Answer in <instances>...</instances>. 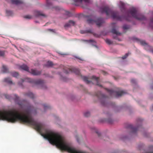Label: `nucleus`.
I'll use <instances>...</instances> for the list:
<instances>
[{
	"mask_svg": "<svg viewBox=\"0 0 153 153\" xmlns=\"http://www.w3.org/2000/svg\"><path fill=\"white\" fill-rule=\"evenodd\" d=\"M55 10H60V8L58 7H54Z\"/></svg>",
	"mask_w": 153,
	"mask_h": 153,
	"instance_id": "nucleus-38",
	"label": "nucleus"
},
{
	"mask_svg": "<svg viewBox=\"0 0 153 153\" xmlns=\"http://www.w3.org/2000/svg\"><path fill=\"white\" fill-rule=\"evenodd\" d=\"M43 108L45 111L50 108V106L46 104L43 105Z\"/></svg>",
	"mask_w": 153,
	"mask_h": 153,
	"instance_id": "nucleus-25",
	"label": "nucleus"
},
{
	"mask_svg": "<svg viewBox=\"0 0 153 153\" xmlns=\"http://www.w3.org/2000/svg\"><path fill=\"white\" fill-rule=\"evenodd\" d=\"M22 82H28L34 84L35 85H44L43 81L40 79L36 80L26 78L24 79H22Z\"/></svg>",
	"mask_w": 153,
	"mask_h": 153,
	"instance_id": "nucleus-4",
	"label": "nucleus"
},
{
	"mask_svg": "<svg viewBox=\"0 0 153 153\" xmlns=\"http://www.w3.org/2000/svg\"><path fill=\"white\" fill-rule=\"evenodd\" d=\"M76 138L77 142H79V140H78V136H76Z\"/></svg>",
	"mask_w": 153,
	"mask_h": 153,
	"instance_id": "nucleus-42",
	"label": "nucleus"
},
{
	"mask_svg": "<svg viewBox=\"0 0 153 153\" xmlns=\"http://www.w3.org/2000/svg\"><path fill=\"white\" fill-rule=\"evenodd\" d=\"M4 81L9 84H13L12 81L9 78H4Z\"/></svg>",
	"mask_w": 153,
	"mask_h": 153,
	"instance_id": "nucleus-18",
	"label": "nucleus"
},
{
	"mask_svg": "<svg viewBox=\"0 0 153 153\" xmlns=\"http://www.w3.org/2000/svg\"><path fill=\"white\" fill-rule=\"evenodd\" d=\"M104 20H87L86 22L89 24H93L95 23L96 25L100 27L105 23Z\"/></svg>",
	"mask_w": 153,
	"mask_h": 153,
	"instance_id": "nucleus-5",
	"label": "nucleus"
},
{
	"mask_svg": "<svg viewBox=\"0 0 153 153\" xmlns=\"http://www.w3.org/2000/svg\"><path fill=\"white\" fill-rule=\"evenodd\" d=\"M152 89H153V86H152Z\"/></svg>",
	"mask_w": 153,
	"mask_h": 153,
	"instance_id": "nucleus-47",
	"label": "nucleus"
},
{
	"mask_svg": "<svg viewBox=\"0 0 153 153\" xmlns=\"http://www.w3.org/2000/svg\"><path fill=\"white\" fill-rule=\"evenodd\" d=\"M34 14L36 16H39L42 15V13L39 11H35Z\"/></svg>",
	"mask_w": 153,
	"mask_h": 153,
	"instance_id": "nucleus-23",
	"label": "nucleus"
},
{
	"mask_svg": "<svg viewBox=\"0 0 153 153\" xmlns=\"http://www.w3.org/2000/svg\"><path fill=\"white\" fill-rule=\"evenodd\" d=\"M152 109L153 110V105L152 106Z\"/></svg>",
	"mask_w": 153,
	"mask_h": 153,
	"instance_id": "nucleus-48",
	"label": "nucleus"
},
{
	"mask_svg": "<svg viewBox=\"0 0 153 153\" xmlns=\"http://www.w3.org/2000/svg\"><path fill=\"white\" fill-rule=\"evenodd\" d=\"M90 115V113L89 111H87L85 112L84 114V115L85 117H88Z\"/></svg>",
	"mask_w": 153,
	"mask_h": 153,
	"instance_id": "nucleus-27",
	"label": "nucleus"
},
{
	"mask_svg": "<svg viewBox=\"0 0 153 153\" xmlns=\"http://www.w3.org/2000/svg\"><path fill=\"white\" fill-rule=\"evenodd\" d=\"M131 82L132 83H136V81L135 79H131Z\"/></svg>",
	"mask_w": 153,
	"mask_h": 153,
	"instance_id": "nucleus-35",
	"label": "nucleus"
},
{
	"mask_svg": "<svg viewBox=\"0 0 153 153\" xmlns=\"http://www.w3.org/2000/svg\"><path fill=\"white\" fill-rule=\"evenodd\" d=\"M107 90L109 92L111 96L115 95L116 97L121 96L126 93L125 91H114L112 90L107 89Z\"/></svg>",
	"mask_w": 153,
	"mask_h": 153,
	"instance_id": "nucleus-6",
	"label": "nucleus"
},
{
	"mask_svg": "<svg viewBox=\"0 0 153 153\" xmlns=\"http://www.w3.org/2000/svg\"><path fill=\"white\" fill-rule=\"evenodd\" d=\"M137 20L140 21L141 22H142V20H140V19H139V20Z\"/></svg>",
	"mask_w": 153,
	"mask_h": 153,
	"instance_id": "nucleus-44",
	"label": "nucleus"
},
{
	"mask_svg": "<svg viewBox=\"0 0 153 153\" xmlns=\"http://www.w3.org/2000/svg\"><path fill=\"white\" fill-rule=\"evenodd\" d=\"M102 73L104 75H106L107 74V73L105 71H103Z\"/></svg>",
	"mask_w": 153,
	"mask_h": 153,
	"instance_id": "nucleus-40",
	"label": "nucleus"
},
{
	"mask_svg": "<svg viewBox=\"0 0 153 153\" xmlns=\"http://www.w3.org/2000/svg\"><path fill=\"white\" fill-rule=\"evenodd\" d=\"M14 97L15 98H14V100L15 101L17 102V103L20 105V106H22L23 105V104H22L19 103V102H18V100H19V97H18L16 95H14Z\"/></svg>",
	"mask_w": 153,
	"mask_h": 153,
	"instance_id": "nucleus-16",
	"label": "nucleus"
},
{
	"mask_svg": "<svg viewBox=\"0 0 153 153\" xmlns=\"http://www.w3.org/2000/svg\"><path fill=\"white\" fill-rule=\"evenodd\" d=\"M102 11L105 12L107 15H111V18L118 19V16L116 13H114L111 12L108 7H105L102 9Z\"/></svg>",
	"mask_w": 153,
	"mask_h": 153,
	"instance_id": "nucleus-7",
	"label": "nucleus"
},
{
	"mask_svg": "<svg viewBox=\"0 0 153 153\" xmlns=\"http://www.w3.org/2000/svg\"><path fill=\"white\" fill-rule=\"evenodd\" d=\"M64 70V72L67 74L69 73L70 72H74L76 75H80V73L79 70L75 68H69L67 70L65 69Z\"/></svg>",
	"mask_w": 153,
	"mask_h": 153,
	"instance_id": "nucleus-9",
	"label": "nucleus"
},
{
	"mask_svg": "<svg viewBox=\"0 0 153 153\" xmlns=\"http://www.w3.org/2000/svg\"><path fill=\"white\" fill-rule=\"evenodd\" d=\"M81 77L83 81L87 84H88L91 82H94V84H96V85L100 87H102L101 85L99 83V78L98 77H96L94 76H92L91 78H90L92 79L91 81L88 80V78L85 76H81Z\"/></svg>",
	"mask_w": 153,
	"mask_h": 153,
	"instance_id": "nucleus-1",
	"label": "nucleus"
},
{
	"mask_svg": "<svg viewBox=\"0 0 153 153\" xmlns=\"http://www.w3.org/2000/svg\"><path fill=\"white\" fill-rule=\"evenodd\" d=\"M107 122L111 124L113 123V120L111 119H109L107 120Z\"/></svg>",
	"mask_w": 153,
	"mask_h": 153,
	"instance_id": "nucleus-34",
	"label": "nucleus"
},
{
	"mask_svg": "<svg viewBox=\"0 0 153 153\" xmlns=\"http://www.w3.org/2000/svg\"><path fill=\"white\" fill-rule=\"evenodd\" d=\"M48 30L50 31H52L54 32V30L53 29H48Z\"/></svg>",
	"mask_w": 153,
	"mask_h": 153,
	"instance_id": "nucleus-41",
	"label": "nucleus"
},
{
	"mask_svg": "<svg viewBox=\"0 0 153 153\" xmlns=\"http://www.w3.org/2000/svg\"><path fill=\"white\" fill-rule=\"evenodd\" d=\"M11 74L12 76L15 77H17V76H19V74L16 72H13L11 73Z\"/></svg>",
	"mask_w": 153,
	"mask_h": 153,
	"instance_id": "nucleus-24",
	"label": "nucleus"
},
{
	"mask_svg": "<svg viewBox=\"0 0 153 153\" xmlns=\"http://www.w3.org/2000/svg\"><path fill=\"white\" fill-rule=\"evenodd\" d=\"M4 96H5L6 98L9 99V100L11 99V97L10 95H7V94H5L4 95Z\"/></svg>",
	"mask_w": 153,
	"mask_h": 153,
	"instance_id": "nucleus-32",
	"label": "nucleus"
},
{
	"mask_svg": "<svg viewBox=\"0 0 153 153\" xmlns=\"http://www.w3.org/2000/svg\"><path fill=\"white\" fill-rule=\"evenodd\" d=\"M120 7H123L124 4L123 2L120 1Z\"/></svg>",
	"mask_w": 153,
	"mask_h": 153,
	"instance_id": "nucleus-33",
	"label": "nucleus"
},
{
	"mask_svg": "<svg viewBox=\"0 0 153 153\" xmlns=\"http://www.w3.org/2000/svg\"><path fill=\"white\" fill-rule=\"evenodd\" d=\"M96 95L100 99L102 104L105 105V102L108 97H107L102 94L100 92H98Z\"/></svg>",
	"mask_w": 153,
	"mask_h": 153,
	"instance_id": "nucleus-8",
	"label": "nucleus"
},
{
	"mask_svg": "<svg viewBox=\"0 0 153 153\" xmlns=\"http://www.w3.org/2000/svg\"><path fill=\"white\" fill-rule=\"evenodd\" d=\"M129 53H126L124 56L122 57L123 59H126L128 56Z\"/></svg>",
	"mask_w": 153,
	"mask_h": 153,
	"instance_id": "nucleus-30",
	"label": "nucleus"
},
{
	"mask_svg": "<svg viewBox=\"0 0 153 153\" xmlns=\"http://www.w3.org/2000/svg\"><path fill=\"white\" fill-rule=\"evenodd\" d=\"M2 71L4 73H6L8 72V69L7 66L4 65L2 66V68L1 69Z\"/></svg>",
	"mask_w": 153,
	"mask_h": 153,
	"instance_id": "nucleus-17",
	"label": "nucleus"
},
{
	"mask_svg": "<svg viewBox=\"0 0 153 153\" xmlns=\"http://www.w3.org/2000/svg\"><path fill=\"white\" fill-rule=\"evenodd\" d=\"M129 13L131 15H129L130 16H134L136 14V10L135 9H133L132 10L130 11Z\"/></svg>",
	"mask_w": 153,
	"mask_h": 153,
	"instance_id": "nucleus-19",
	"label": "nucleus"
},
{
	"mask_svg": "<svg viewBox=\"0 0 153 153\" xmlns=\"http://www.w3.org/2000/svg\"><path fill=\"white\" fill-rule=\"evenodd\" d=\"M4 55V53L2 51H0V56H3Z\"/></svg>",
	"mask_w": 153,
	"mask_h": 153,
	"instance_id": "nucleus-36",
	"label": "nucleus"
},
{
	"mask_svg": "<svg viewBox=\"0 0 153 153\" xmlns=\"http://www.w3.org/2000/svg\"><path fill=\"white\" fill-rule=\"evenodd\" d=\"M62 55H65V54H61Z\"/></svg>",
	"mask_w": 153,
	"mask_h": 153,
	"instance_id": "nucleus-49",
	"label": "nucleus"
},
{
	"mask_svg": "<svg viewBox=\"0 0 153 153\" xmlns=\"http://www.w3.org/2000/svg\"><path fill=\"white\" fill-rule=\"evenodd\" d=\"M25 18L26 19H30L32 18V17L30 15H27L25 16Z\"/></svg>",
	"mask_w": 153,
	"mask_h": 153,
	"instance_id": "nucleus-31",
	"label": "nucleus"
},
{
	"mask_svg": "<svg viewBox=\"0 0 153 153\" xmlns=\"http://www.w3.org/2000/svg\"><path fill=\"white\" fill-rule=\"evenodd\" d=\"M66 14L68 16H70L71 15V13L69 12H66Z\"/></svg>",
	"mask_w": 153,
	"mask_h": 153,
	"instance_id": "nucleus-39",
	"label": "nucleus"
},
{
	"mask_svg": "<svg viewBox=\"0 0 153 153\" xmlns=\"http://www.w3.org/2000/svg\"><path fill=\"white\" fill-rule=\"evenodd\" d=\"M128 128L131 129L132 132L133 133H135L137 131L138 128L134 127L131 124L128 125Z\"/></svg>",
	"mask_w": 153,
	"mask_h": 153,
	"instance_id": "nucleus-13",
	"label": "nucleus"
},
{
	"mask_svg": "<svg viewBox=\"0 0 153 153\" xmlns=\"http://www.w3.org/2000/svg\"><path fill=\"white\" fill-rule=\"evenodd\" d=\"M73 3L75 5H78L82 4L83 2H88V0H73Z\"/></svg>",
	"mask_w": 153,
	"mask_h": 153,
	"instance_id": "nucleus-11",
	"label": "nucleus"
},
{
	"mask_svg": "<svg viewBox=\"0 0 153 153\" xmlns=\"http://www.w3.org/2000/svg\"><path fill=\"white\" fill-rule=\"evenodd\" d=\"M36 23H37L38 22L37 21H35V22Z\"/></svg>",
	"mask_w": 153,
	"mask_h": 153,
	"instance_id": "nucleus-45",
	"label": "nucleus"
},
{
	"mask_svg": "<svg viewBox=\"0 0 153 153\" xmlns=\"http://www.w3.org/2000/svg\"><path fill=\"white\" fill-rule=\"evenodd\" d=\"M96 133H98V135H99V134H98L97 132H96Z\"/></svg>",
	"mask_w": 153,
	"mask_h": 153,
	"instance_id": "nucleus-46",
	"label": "nucleus"
},
{
	"mask_svg": "<svg viewBox=\"0 0 153 153\" xmlns=\"http://www.w3.org/2000/svg\"><path fill=\"white\" fill-rule=\"evenodd\" d=\"M149 26L152 28H153V20H150L149 23Z\"/></svg>",
	"mask_w": 153,
	"mask_h": 153,
	"instance_id": "nucleus-29",
	"label": "nucleus"
},
{
	"mask_svg": "<svg viewBox=\"0 0 153 153\" xmlns=\"http://www.w3.org/2000/svg\"><path fill=\"white\" fill-rule=\"evenodd\" d=\"M96 15L94 14H92L88 15L80 14L79 15V18H84L86 19H94L96 18Z\"/></svg>",
	"mask_w": 153,
	"mask_h": 153,
	"instance_id": "nucleus-10",
	"label": "nucleus"
},
{
	"mask_svg": "<svg viewBox=\"0 0 153 153\" xmlns=\"http://www.w3.org/2000/svg\"><path fill=\"white\" fill-rule=\"evenodd\" d=\"M80 33L82 34H83L85 33H92V31L91 30H81Z\"/></svg>",
	"mask_w": 153,
	"mask_h": 153,
	"instance_id": "nucleus-20",
	"label": "nucleus"
},
{
	"mask_svg": "<svg viewBox=\"0 0 153 153\" xmlns=\"http://www.w3.org/2000/svg\"><path fill=\"white\" fill-rule=\"evenodd\" d=\"M6 13L8 15H10L11 14V12L9 10H7L6 11Z\"/></svg>",
	"mask_w": 153,
	"mask_h": 153,
	"instance_id": "nucleus-37",
	"label": "nucleus"
},
{
	"mask_svg": "<svg viewBox=\"0 0 153 153\" xmlns=\"http://www.w3.org/2000/svg\"><path fill=\"white\" fill-rule=\"evenodd\" d=\"M132 39L140 41V43L142 45L145 46L147 45V44L146 43L145 41L140 40L138 39L137 38L134 37Z\"/></svg>",
	"mask_w": 153,
	"mask_h": 153,
	"instance_id": "nucleus-14",
	"label": "nucleus"
},
{
	"mask_svg": "<svg viewBox=\"0 0 153 153\" xmlns=\"http://www.w3.org/2000/svg\"><path fill=\"white\" fill-rule=\"evenodd\" d=\"M25 95L33 99L35 97V95L33 93L30 92L25 94Z\"/></svg>",
	"mask_w": 153,
	"mask_h": 153,
	"instance_id": "nucleus-15",
	"label": "nucleus"
},
{
	"mask_svg": "<svg viewBox=\"0 0 153 153\" xmlns=\"http://www.w3.org/2000/svg\"><path fill=\"white\" fill-rule=\"evenodd\" d=\"M123 28L124 30H127L129 28V26L128 25H125L123 26Z\"/></svg>",
	"mask_w": 153,
	"mask_h": 153,
	"instance_id": "nucleus-28",
	"label": "nucleus"
},
{
	"mask_svg": "<svg viewBox=\"0 0 153 153\" xmlns=\"http://www.w3.org/2000/svg\"><path fill=\"white\" fill-rule=\"evenodd\" d=\"M20 68L28 71L34 75H39L41 74V71L31 69L29 71L28 69V67L25 65H23L21 66L20 67Z\"/></svg>",
	"mask_w": 153,
	"mask_h": 153,
	"instance_id": "nucleus-3",
	"label": "nucleus"
},
{
	"mask_svg": "<svg viewBox=\"0 0 153 153\" xmlns=\"http://www.w3.org/2000/svg\"><path fill=\"white\" fill-rule=\"evenodd\" d=\"M112 26V29L111 30V32L114 34H116V36H113V38L114 39L118 40L119 41H121V40L119 39L117 36H120L121 34V33L117 31L118 26H117L116 23H113L111 24Z\"/></svg>",
	"mask_w": 153,
	"mask_h": 153,
	"instance_id": "nucleus-2",
	"label": "nucleus"
},
{
	"mask_svg": "<svg viewBox=\"0 0 153 153\" xmlns=\"http://www.w3.org/2000/svg\"><path fill=\"white\" fill-rule=\"evenodd\" d=\"M53 65V62L50 61H48L46 63V64L45 65L46 66L49 67H51Z\"/></svg>",
	"mask_w": 153,
	"mask_h": 153,
	"instance_id": "nucleus-21",
	"label": "nucleus"
},
{
	"mask_svg": "<svg viewBox=\"0 0 153 153\" xmlns=\"http://www.w3.org/2000/svg\"><path fill=\"white\" fill-rule=\"evenodd\" d=\"M77 59H78L81 60V61H83V60L81 59L80 58H77Z\"/></svg>",
	"mask_w": 153,
	"mask_h": 153,
	"instance_id": "nucleus-43",
	"label": "nucleus"
},
{
	"mask_svg": "<svg viewBox=\"0 0 153 153\" xmlns=\"http://www.w3.org/2000/svg\"><path fill=\"white\" fill-rule=\"evenodd\" d=\"M105 41L109 45H111L113 44V42L109 39H106Z\"/></svg>",
	"mask_w": 153,
	"mask_h": 153,
	"instance_id": "nucleus-26",
	"label": "nucleus"
},
{
	"mask_svg": "<svg viewBox=\"0 0 153 153\" xmlns=\"http://www.w3.org/2000/svg\"><path fill=\"white\" fill-rule=\"evenodd\" d=\"M25 102V101H23V102Z\"/></svg>",
	"mask_w": 153,
	"mask_h": 153,
	"instance_id": "nucleus-50",
	"label": "nucleus"
},
{
	"mask_svg": "<svg viewBox=\"0 0 153 153\" xmlns=\"http://www.w3.org/2000/svg\"><path fill=\"white\" fill-rule=\"evenodd\" d=\"M75 25V22L72 20H70L69 21L68 23H67L65 25L64 27L65 28H68L70 27L71 25L74 26Z\"/></svg>",
	"mask_w": 153,
	"mask_h": 153,
	"instance_id": "nucleus-12",
	"label": "nucleus"
},
{
	"mask_svg": "<svg viewBox=\"0 0 153 153\" xmlns=\"http://www.w3.org/2000/svg\"><path fill=\"white\" fill-rule=\"evenodd\" d=\"M12 3L17 4L21 3L22 1L20 0H11Z\"/></svg>",
	"mask_w": 153,
	"mask_h": 153,
	"instance_id": "nucleus-22",
	"label": "nucleus"
}]
</instances>
